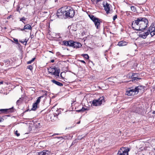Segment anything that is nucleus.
I'll return each mask as SVG.
<instances>
[{
    "mask_svg": "<svg viewBox=\"0 0 155 155\" xmlns=\"http://www.w3.org/2000/svg\"><path fill=\"white\" fill-rule=\"evenodd\" d=\"M148 23V20L146 18L140 17L133 21L132 26L134 30L142 31L147 27Z\"/></svg>",
    "mask_w": 155,
    "mask_h": 155,
    "instance_id": "1",
    "label": "nucleus"
},
{
    "mask_svg": "<svg viewBox=\"0 0 155 155\" xmlns=\"http://www.w3.org/2000/svg\"><path fill=\"white\" fill-rule=\"evenodd\" d=\"M89 17L94 22L96 28L97 29H99L100 27V24L101 22V20L92 15H89Z\"/></svg>",
    "mask_w": 155,
    "mask_h": 155,
    "instance_id": "2",
    "label": "nucleus"
},
{
    "mask_svg": "<svg viewBox=\"0 0 155 155\" xmlns=\"http://www.w3.org/2000/svg\"><path fill=\"white\" fill-rule=\"evenodd\" d=\"M103 7L104 9L106 11L107 14L111 13L113 12V10L110 9L111 5L107 2H104L103 3Z\"/></svg>",
    "mask_w": 155,
    "mask_h": 155,
    "instance_id": "3",
    "label": "nucleus"
},
{
    "mask_svg": "<svg viewBox=\"0 0 155 155\" xmlns=\"http://www.w3.org/2000/svg\"><path fill=\"white\" fill-rule=\"evenodd\" d=\"M66 17L72 18L74 15V11L72 8L68 9L64 11Z\"/></svg>",
    "mask_w": 155,
    "mask_h": 155,
    "instance_id": "4",
    "label": "nucleus"
},
{
    "mask_svg": "<svg viewBox=\"0 0 155 155\" xmlns=\"http://www.w3.org/2000/svg\"><path fill=\"white\" fill-rule=\"evenodd\" d=\"M130 150L128 148L122 147L119 150L117 155H128V152Z\"/></svg>",
    "mask_w": 155,
    "mask_h": 155,
    "instance_id": "5",
    "label": "nucleus"
},
{
    "mask_svg": "<svg viewBox=\"0 0 155 155\" xmlns=\"http://www.w3.org/2000/svg\"><path fill=\"white\" fill-rule=\"evenodd\" d=\"M103 101H104L103 97H101L98 99L93 100L92 102V104L94 106H99L102 104Z\"/></svg>",
    "mask_w": 155,
    "mask_h": 155,
    "instance_id": "6",
    "label": "nucleus"
},
{
    "mask_svg": "<svg viewBox=\"0 0 155 155\" xmlns=\"http://www.w3.org/2000/svg\"><path fill=\"white\" fill-rule=\"evenodd\" d=\"M147 31H150V34L152 37L155 35V24H152Z\"/></svg>",
    "mask_w": 155,
    "mask_h": 155,
    "instance_id": "7",
    "label": "nucleus"
},
{
    "mask_svg": "<svg viewBox=\"0 0 155 155\" xmlns=\"http://www.w3.org/2000/svg\"><path fill=\"white\" fill-rule=\"evenodd\" d=\"M137 92L136 91L135 88L134 89H130L126 91V94L129 95H134L135 94H137Z\"/></svg>",
    "mask_w": 155,
    "mask_h": 155,
    "instance_id": "8",
    "label": "nucleus"
},
{
    "mask_svg": "<svg viewBox=\"0 0 155 155\" xmlns=\"http://www.w3.org/2000/svg\"><path fill=\"white\" fill-rule=\"evenodd\" d=\"M52 69V70L50 72V73L54 75L59 76L60 72V70L57 69V68H53Z\"/></svg>",
    "mask_w": 155,
    "mask_h": 155,
    "instance_id": "9",
    "label": "nucleus"
},
{
    "mask_svg": "<svg viewBox=\"0 0 155 155\" xmlns=\"http://www.w3.org/2000/svg\"><path fill=\"white\" fill-rule=\"evenodd\" d=\"M72 44H71V47L74 48H78L81 47V43L77 42H74L72 41Z\"/></svg>",
    "mask_w": 155,
    "mask_h": 155,
    "instance_id": "10",
    "label": "nucleus"
},
{
    "mask_svg": "<svg viewBox=\"0 0 155 155\" xmlns=\"http://www.w3.org/2000/svg\"><path fill=\"white\" fill-rule=\"evenodd\" d=\"M13 111V108L8 109H0V114L4 113L7 112H12Z\"/></svg>",
    "mask_w": 155,
    "mask_h": 155,
    "instance_id": "11",
    "label": "nucleus"
},
{
    "mask_svg": "<svg viewBox=\"0 0 155 155\" xmlns=\"http://www.w3.org/2000/svg\"><path fill=\"white\" fill-rule=\"evenodd\" d=\"M72 41H67L64 40L62 42V45L67 46L71 47V44H72Z\"/></svg>",
    "mask_w": 155,
    "mask_h": 155,
    "instance_id": "12",
    "label": "nucleus"
},
{
    "mask_svg": "<svg viewBox=\"0 0 155 155\" xmlns=\"http://www.w3.org/2000/svg\"><path fill=\"white\" fill-rule=\"evenodd\" d=\"M150 31H147L146 32H143L140 34L139 36L140 37L142 38H145L149 34Z\"/></svg>",
    "mask_w": 155,
    "mask_h": 155,
    "instance_id": "13",
    "label": "nucleus"
},
{
    "mask_svg": "<svg viewBox=\"0 0 155 155\" xmlns=\"http://www.w3.org/2000/svg\"><path fill=\"white\" fill-rule=\"evenodd\" d=\"M50 153V151L47 150H44L38 153V155H49Z\"/></svg>",
    "mask_w": 155,
    "mask_h": 155,
    "instance_id": "14",
    "label": "nucleus"
},
{
    "mask_svg": "<svg viewBox=\"0 0 155 155\" xmlns=\"http://www.w3.org/2000/svg\"><path fill=\"white\" fill-rule=\"evenodd\" d=\"M136 91L137 92V93L139 92V91H143L144 90V86H139L135 87Z\"/></svg>",
    "mask_w": 155,
    "mask_h": 155,
    "instance_id": "15",
    "label": "nucleus"
},
{
    "mask_svg": "<svg viewBox=\"0 0 155 155\" xmlns=\"http://www.w3.org/2000/svg\"><path fill=\"white\" fill-rule=\"evenodd\" d=\"M51 82H52L54 84H56L57 85L59 86H62L63 85V84L62 83H61L57 81L54 80H51Z\"/></svg>",
    "mask_w": 155,
    "mask_h": 155,
    "instance_id": "16",
    "label": "nucleus"
},
{
    "mask_svg": "<svg viewBox=\"0 0 155 155\" xmlns=\"http://www.w3.org/2000/svg\"><path fill=\"white\" fill-rule=\"evenodd\" d=\"M127 42L124 41H122L119 42L118 45L120 46H122L126 45Z\"/></svg>",
    "mask_w": 155,
    "mask_h": 155,
    "instance_id": "17",
    "label": "nucleus"
},
{
    "mask_svg": "<svg viewBox=\"0 0 155 155\" xmlns=\"http://www.w3.org/2000/svg\"><path fill=\"white\" fill-rule=\"evenodd\" d=\"M55 39L57 41H60L61 39V37L60 36V34L56 35Z\"/></svg>",
    "mask_w": 155,
    "mask_h": 155,
    "instance_id": "18",
    "label": "nucleus"
},
{
    "mask_svg": "<svg viewBox=\"0 0 155 155\" xmlns=\"http://www.w3.org/2000/svg\"><path fill=\"white\" fill-rule=\"evenodd\" d=\"M63 13L62 12H61V10H59L57 13V16L59 18H61V16H62Z\"/></svg>",
    "mask_w": 155,
    "mask_h": 155,
    "instance_id": "19",
    "label": "nucleus"
},
{
    "mask_svg": "<svg viewBox=\"0 0 155 155\" xmlns=\"http://www.w3.org/2000/svg\"><path fill=\"white\" fill-rule=\"evenodd\" d=\"M24 27L25 29L31 30L32 29V28L31 26L29 24H27L25 25L24 26Z\"/></svg>",
    "mask_w": 155,
    "mask_h": 155,
    "instance_id": "20",
    "label": "nucleus"
},
{
    "mask_svg": "<svg viewBox=\"0 0 155 155\" xmlns=\"http://www.w3.org/2000/svg\"><path fill=\"white\" fill-rule=\"evenodd\" d=\"M38 104L35 102L33 104L32 109V110H35L36 109L37 107Z\"/></svg>",
    "mask_w": 155,
    "mask_h": 155,
    "instance_id": "21",
    "label": "nucleus"
},
{
    "mask_svg": "<svg viewBox=\"0 0 155 155\" xmlns=\"http://www.w3.org/2000/svg\"><path fill=\"white\" fill-rule=\"evenodd\" d=\"M132 81H138L141 79V78H137V76H135L132 78Z\"/></svg>",
    "mask_w": 155,
    "mask_h": 155,
    "instance_id": "22",
    "label": "nucleus"
},
{
    "mask_svg": "<svg viewBox=\"0 0 155 155\" xmlns=\"http://www.w3.org/2000/svg\"><path fill=\"white\" fill-rule=\"evenodd\" d=\"M43 97H44L43 96H41L39 97H38V99L36 100L35 103H37L38 104H39L41 98H43Z\"/></svg>",
    "mask_w": 155,
    "mask_h": 155,
    "instance_id": "23",
    "label": "nucleus"
},
{
    "mask_svg": "<svg viewBox=\"0 0 155 155\" xmlns=\"http://www.w3.org/2000/svg\"><path fill=\"white\" fill-rule=\"evenodd\" d=\"M81 56L87 59L89 58V56L87 54H83L81 55Z\"/></svg>",
    "mask_w": 155,
    "mask_h": 155,
    "instance_id": "24",
    "label": "nucleus"
},
{
    "mask_svg": "<svg viewBox=\"0 0 155 155\" xmlns=\"http://www.w3.org/2000/svg\"><path fill=\"white\" fill-rule=\"evenodd\" d=\"M130 8L131 10L133 12H135L136 11V8L134 6H131Z\"/></svg>",
    "mask_w": 155,
    "mask_h": 155,
    "instance_id": "25",
    "label": "nucleus"
},
{
    "mask_svg": "<svg viewBox=\"0 0 155 155\" xmlns=\"http://www.w3.org/2000/svg\"><path fill=\"white\" fill-rule=\"evenodd\" d=\"M35 59V58H33L31 60L29 61H27V64H31V63L33 61H34Z\"/></svg>",
    "mask_w": 155,
    "mask_h": 155,
    "instance_id": "26",
    "label": "nucleus"
},
{
    "mask_svg": "<svg viewBox=\"0 0 155 155\" xmlns=\"http://www.w3.org/2000/svg\"><path fill=\"white\" fill-rule=\"evenodd\" d=\"M14 41L15 42L16 44L18 45H20V44L18 42V40L17 39L13 38Z\"/></svg>",
    "mask_w": 155,
    "mask_h": 155,
    "instance_id": "27",
    "label": "nucleus"
},
{
    "mask_svg": "<svg viewBox=\"0 0 155 155\" xmlns=\"http://www.w3.org/2000/svg\"><path fill=\"white\" fill-rule=\"evenodd\" d=\"M26 20V18L25 17H23L22 18H20V21H22L24 23V24H25V23H24L23 21H25Z\"/></svg>",
    "mask_w": 155,
    "mask_h": 155,
    "instance_id": "28",
    "label": "nucleus"
},
{
    "mask_svg": "<svg viewBox=\"0 0 155 155\" xmlns=\"http://www.w3.org/2000/svg\"><path fill=\"white\" fill-rule=\"evenodd\" d=\"M87 109L86 108H84V107H82V108L81 109L78 110H77V111L78 112H80L81 111H84L86 110Z\"/></svg>",
    "mask_w": 155,
    "mask_h": 155,
    "instance_id": "29",
    "label": "nucleus"
},
{
    "mask_svg": "<svg viewBox=\"0 0 155 155\" xmlns=\"http://www.w3.org/2000/svg\"><path fill=\"white\" fill-rule=\"evenodd\" d=\"M27 68L30 70H32L33 69V67L31 65H30L27 66Z\"/></svg>",
    "mask_w": 155,
    "mask_h": 155,
    "instance_id": "30",
    "label": "nucleus"
},
{
    "mask_svg": "<svg viewBox=\"0 0 155 155\" xmlns=\"http://www.w3.org/2000/svg\"><path fill=\"white\" fill-rule=\"evenodd\" d=\"M15 134L18 137L20 135V134L18 132L17 130H16V131H15Z\"/></svg>",
    "mask_w": 155,
    "mask_h": 155,
    "instance_id": "31",
    "label": "nucleus"
},
{
    "mask_svg": "<svg viewBox=\"0 0 155 155\" xmlns=\"http://www.w3.org/2000/svg\"><path fill=\"white\" fill-rule=\"evenodd\" d=\"M19 41L23 44H24V43L25 42V44L26 45L27 43V42L28 41V40H27V41Z\"/></svg>",
    "mask_w": 155,
    "mask_h": 155,
    "instance_id": "32",
    "label": "nucleus"
},
{
    "mask_svg": "<svg viewBox=\"0 0 155 155\" xmlns=\"http://www.w3.org/2000/svg\"><path fill=\"white\" fill-rule=\"evenodd\" d=\"M21 98H20V99L17 101V102H16L17 104H18L19 103H20L21 102Z\"/></svg>",
    "mask_w": 155,
    "mask_h": 155,
    "instance_id": "33",
    "label": "nucleus"
},
{
    "mask_svg": "<svg viewBox=\"0 0 155 155\" xmlns=\"http://www.w3.org/2000/svg\"><path fill=\"white\" fill-rule=\"evenodd\" d=\"M137 74H138L137 73H133L132 74V76H134V77H135V76L137 77L138 76Z\"/></svg>",
    "mask_w": 155,
    "mask_h": 155,
    "instance_id": "34",
    "label": "nucleus"
},
{
    "mask_svg": "<svg viewBox=\"0 0 155 155\" xmlns=\"http://www.w3.org/2000/svg\"><path fill=\"white\" fill-rule=\"evenodd\" d=\"M117 16L116 15H114L113 17V20L114 21L115 20V19L117 18Z\"/></svg>",
    "mask_w": 155,
    "mask_h": 155,
    "instance_id": "35",
    "label": "nucleus"
},
{
    "mask_svg": "<svg viewBox=\"0 0 155 155\" xmlns=\"http://www.w3.org/2000/svg\"><path fill=\"white\" fill-rule=\"evenodd\" d=\"M4 119L3 118L1 117H0V122H3L4 121Z\"/></svg>",
    "mask_w": 155,
    "mask_h": 155,
    "instance_id": "36",
    "label": "nucleus"
},
{
    "mask_svg": "<svg viewBox=\"0 0 155 155\" xmlns=\"http://www.w3.org/2000/svg\"><path fill=\"white\" fill-rule=\"evenodd\" d=\"M80 61L81 62H82V63H84L85 64H86V63H85V61H83V60H80Z\"/></svg>",
    "mask_w": 155,
    "mask_h": 155,
    "instance_id": "37",
    "label": "nucleus"
},
{
    "mask_svg": "<svg viewBox=\"0 0 155 155\" xmlns=\"http://www.w3.org/2000/svg\"><path fill=\"white\" fill-rule=\"evenodd\" d=\"M34 35H30V38L31 39L33 38L34 37Z\"/></svg>",
    "mask_w": 155,
    "mask_h": 155,
    "instance_id": "38",
    "label": "nucleus"
},
{
    "mask_svg": "<svg viewBox=\"0 0 155 155\" xmlns=\"http://www.w3.org/2000/svg\"><path fill=\"white\" fill-rule=\"evenodd\" d=\"M102 0H96V2L97 3V2H99L101 1H102Z\"/></svg>",
    "mask_w": 155,
    "mask_h": 155,
    "instance_id": "39",
    "label": "nucleus"
},
{
    "mask_svg": "<svg viewBox=\"0 0 155 155\" xmlns=\"http://www.w3.org/2000/svg\"><path fill=\"white\" fill-rule=\"evenodd\" d=\"M25 30V29H24V28H23L21 29L20 30L21 31H23L24 30Z\"/></svg>",
    "mask_w": 155,
    "mask_h": 155,
    "instance_id": "40",
    "label": "nucleus"
},
{
    "mask_svg": "<svg viewBox=\"0 0 155 155\" xmlns=\"http://www.w3.org/2000/svg\"><path fill=\"white\" fill-rule=\"evenodd\" d=\"M54 60H51V63H53V62H54Z\"/></svg>",
    "mask_w": 155,
    "mask_h": 155,
    "instance_id": "41",
    "label": "nucleus"
},
{
    "mask_svg": "<svg viewBox=\"0 0 155 155\" xmlns=\"http://www.w3.org/2000/svg\"><path fill=\"white\" fill-rule=\"evenodd\" d=\"M3 81H1H1H0V85L1 84H3Z\"/></svg>",
    "mask_w": 155,
    "mask_h": 155,
    "instance_id": "42",
    "label": "nucleus"
},
{
    "mask_svg": "<svg viewBox=\"0 0 155 155\" xmlns=\"http://www.w3.org/2000/svg\"><path fill=\"white\" fill-rule=\"evenodd\" d=\"M59 134H54L53 135H58Z\"/></svg>",
    "mask_w": 155,
    "mask_h": 155,
    "instance_id": "43",
    "label": "nucleus"
},
{
    "mask_svg": "<svg viewBox=\"0 0 155 155\" xmlns=\"http://www.w3.org/2000/svg\"><path fill=\"white\" fill-rule=\"evenodd\" d=\"M152 113H153V114H155V111H153V112Z\"/></svg>",
    "mask_w": 155,
    "mask_h": 155,
    "instance_id": "44",
    "label": "nucleus"
},
{
    "mask_svg": "<svg viewBox=\"0 0 155 155\" xmlns=\"http://www.w3.org/2000/svg\"><path fill=\"white\" fill-rule=\"evenodd\" d=\"M62 73H61V76L62 78H63L62 77Z\"/></svg>",
    "mask_w": 155,
    "mask_h": 155,
    "instance_id": "45",
    "label": "nucleus"
},
{
    "mask_svg": "<svg viewBox=\"0 0 155 155\" xmlns=\"http://www.w3.org/2000/svg\"><path fill=\"white\" fill-rule=\"evenodd\" d=\"M80 121H79L78 122H77V124H80Z\"/></svg>",
    "mask_w": 155,
    "mask_h": 155,
    "instance_id": "46",
    "label": "nucleus"
},
{
    "mask_svg": "<svg viewBox=\"0 0 155 155\" xmlns=\"http://www.w3.org/2000/svg\"><path fill=\"white\" fill-rule=\"evenodd\" d=\"M136 113H138V110H137L136 111Z\"/></svg>",
    "mask_w": 155,
    "mask_h": 155,
    "instance_id": "47",
    "label": "nucleus"
},
{
    "mask_svg": "<svg viewBox=\"0 0 155 155\" xmlns=\"http://www.w3.org/2000/svg\"><path fill=\"white\" fill-rule=\"evenodd\" d=\"M154 142H155V140H154ZM153 149H154L155 150V147L153 148Z\"/></svg>",
    "mask_w": 155,
    "mask_h": 155,
    "instance_id": "48",
    "label": "nucleus"
},
{
    "mask_svg": "<svg viewBox=\"0 0 155 155\" xmlns=\"http://www.w3.org/2000/svg\"><path fill=\"white\" fill-rule=\"evenodd\" d=\"M27 40L26 39H25L24 41H27Z\"/></svg>",
    "mask_w": 155,
    "mask_h": 155,
    "instance_id": "49",
    "label": "nucleus"
},
{
    "mask_svg": "<svg viewBox=\"0 0 155 155\" xmlns=\"http://www.w3.org/2000/svg\"><path fill=\"white\" fill-rule=\"evenodd\" d=\"M154 63H155V58L154 60Z\"/></svg>",
    "mask_w": 155,
    "mask_h": 155,
    "instance_id": "50",
    "label": "nucleus"
},
{
    "mask_svg": "<svg viewBox=\"0 0 155 155\" xmlns=\"http://www.w3.org/2000/svg\"><path fill=\"white\" fill-rule=\"evenodd\" d=\"M1 45H0V48H1Z\"/></svg>",
    "mask_w": 155,
    "mask_h": 155,
    "instance_id": "51",
    "label": "nucleus"
},
{
    "mask_svg": "<svg viewBox=\"0 0 155 155\" xmlns=\"http://www.w3.org/2000/svg\"><path fill=\"white\" fill-rule=\"evenodd\" d=\"M46 0H45V2L46 1Z\"/></svg>",
    "mask_w": 155,
    "mask_h": 155,
    "instance_id": "52",
    "label": "nucleus"
},
{
    "mask_svg": "<svg viewBox=\"0 0 155 155\" xmlns=\"http://www.w3.org/2000/svg\"><path fill=\"white\" fill-rule=\"evenodd\" d=\"M143 155H144V154H143Z\"/></svg>",
    "mask_w": 155,
    "mask_h": 155,
    "instance_id": "53",
    "label": "nucleus"
}]
</instances>
